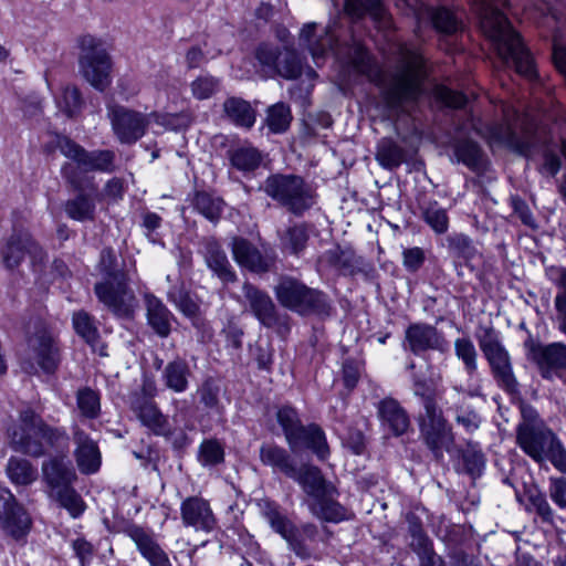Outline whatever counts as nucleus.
Segmentation results:
<instances>
[{"label":"nucleus","mask_w":566,"mask_h":566,"mask_svg":"<svg viewBox=\"0 0 566 566\" xmlns=\"http://www.w3.org/2000/svg\"><path fill=\"white\" fill-rule=\"evenodd\" d=\"M61 363V349L55 338L45 329H40L28 339V353L21 366L31 375L39 369L46 375H53Z\"/></svg>","instance_id":"9b49d317"},{"label":"nucleus","mask_w":566,"mask_h":566,"mask_svg":"<svg viewBox=\"0 0 566 566\" xmlns=\"http://www.w3.org/2000/svg\"><path fill=\"white\" fill-rule=\"evenodd\" d=\"M129 409L140 424L155 436L169 439L174 429L157 402L145 396H129Z\"/></svg>","instance_id":"dca6fc26"},{"label":"nucleus","mask_w":566,"mask_h":566,"mask_svg":"<svg viewBox=\"0 0 566 566\" xmlns=\"http://www.w3.org/2000/svg\"><path fill=\"white\" fill-rule=\"evenodd\" d=\"M497 386L511 396L520 394V384L513 373L512 361L491 369Z\"/></svg>","instance_id":"e2e57ef3"},{"label":"nucleus","mask_w":566,"mask_h":566,"mask_svg":"<svg viewBox=\"0 0 566 566\" xmlns=\"http://www.w3.org/2000/svg\"><path fill=\"white\" fill-rule=\"evenodd\" d=\"M59 149L72 163H65L61 175L74 190H84L90 187L88 171L113 172L116 169V155L109 149L88 151L66 136L55 135L52 142L45 145L48 153Z\"/></svg>","instance_id":"20e7f679"},{"label":"nucleus","mask_w":566,"mask_h":566,"mask_svg":"<svg viewBox=\"0 0 566 566\" xmlns=\"http://www.w3.org/2000/svg\"><path fill=\"white\" fill-rule=\"evenodd\" d=\"M447 242L449 251L458 258L470 260L476 253V249L473 245L472 240L463 233L449 235L447 238Z\"/></svg>","instance_id":"338daca9"},{"label":"nucleus","mask_w":566,"mask_h":566,"mask_svg":"<svg viewBox=\"0 0 566 566\" xmlns=\"http://www.w3.org/2000/svg\"><path fill=\"white\" fill-rule=\"evenodd\" d=\"M505 3L506 0H472L471 8L482 32L494 43L500 57L505 63L511 61L520 75L534 80L536 70L531 53L499 9V6Z\"/></svg>","instance_id":"f03ea898"},{"label":"nucleus","mask_w":566,"mask_h":566,"mask_svg":"<svg viewBox=\"0 0 566 566\" xmlns=\"http://www.w3.org/2000/svg\"><path fill=\"white\" fill-rule=\"evenodd\" d=\"M321 261L336 270L347 273L354 272L358 266L355 252L349 248H342L339 245H335L325 251L321 256Z\"/></svg>","instance_id":"37998d69"},{"label":"nucleus","mask_w":566,"mask_h":566,"mask_svg":"<svg viewBox=\"0 0 566 566\" xmlns=\"http://www.w3.org/2000/svg\"><path fill=\"white\" fill-rule=\"evenodd\" d=\"M221 80L209 73H202L189 84L191 96L197 101H206L221 91Z\"/></svg>","instance_id":"8fccbe9b"},{"label":"nucleus","mask_w":566,"mask_h":566,"mask_svg":"<svg viewBox=\"0 0 566 566\" xmlns=\"http://www.w3.org/2000/svg\"><path fill=\"white\" fill-rule=\"evenodd\" d=\"M30 237L29 233H13L0 251L1 259L6 268L14 269L23 260L27 250L24 238Z\"/></svg>","instance_id":"49530a36"},{"label":"nucleus","mask_w":566,"mask_h":566,"mask_svg":"<svg viewBox=\"0 0 566 566\" xmlns=\"http://www.w3.org/2000/svg\"><path fill=\"white\" fill-rule=\"evenodd\" d=\"M72 433L73 441L76 446L74 457L80 472L83 474L96 473L102 463V455L97 442L77 424L73 426Z\"/></svg>","instance_id":"412c9836"},{"label":"nucleus","mask_w":566,"mask_h":566,"mask_svg":"<svg viewBox=\"0 0 566 566\" xmlns=\"http://www.w3.org/2000/svg\"><path fill=\"white\" fill-rule=\"evenodd\" d=\"M107 118L120 144L132 145L139 140L149 126V115L123 105H107Z\"/></svg>","instance_id":"4468645a"},{"label":"nucleus","mask_w":566,"mask_h":566,"mask_svg":"<svg viewBox=\"0 0 566 566\" xmlns=\"http://www.w3.org/2000/svg\"><path fill=\"white\" fill-rule=\"evenodd\" d=\"M168 300L187 317L196 318L199 315L198 303L181 285H174L167 292Z\"/></svg>","instance_id":"6e6d98bb"},{"label":"nucleus","mask_w":566,"mask_h":566,"mask_svg":"<svg viewBox=\"0 0 566 566\" xmlns=\"http://www.w3.org/2000/svg\"><path fill=\"white\" fill-rule=\"evenodd\" d=\"M454 155L458 161L474 170L481 164L482 150L475 142L462 139L455 143Z\"/></svg>","instance_id":"bf43d9fd"},{"label":"nucleus","mask_w":566,"mask_h":566,"mask_svg":"<svg viewBox=\"0 0 566 566\" xmlns=\"http://www.w3.org/2000/svg\"><path fill=\"white\" fill-rule=\"evenodd\" d=\"M6 472L9 480L15 485H30L36 481L38 469L27 459L11 457L8 460Z\"/></svg>","instance_id":"a19ab883"},{"label":"nucleus","mask_w":566,"mask_h":566,"mask_svg":"<svg viewBox=\"0 0 566 566\" xmlns=\"http://www.w3.org/2000/svg\"><path fill=\"white\" fill-rule=\"evenodd\" d=\"M8 438L14 451L32 458L45 455L48 448L56 454H67L70 449L66 429L50 426L32 408L19 412L18 422L8 428Z\"/></svg>","instance_id":"7ed1b4c3"},{"label":"nucleus","mask_w":566,"mask_h":566,"mask_svg":"<svg viewBox=\"0 0 566 566\" xmlns=\"http://www.w3.org/2000/svg\"><path fill=\"white\" fill-rule=\"evenodd\" d=\"M77 43L80 73L93 87L103 92L111 83L112 62L108 53L102 41L90 34L80 36Z\"/></svg>","instance_id":"1a4fd4ad"},{"label":"nucleus","mask_w":566,"mask_h":566,"mask_svg":"<svg viewBox=\"0 0 566 566\" xmlns=\"http://www.w3.org/2000/svg\"><path fill=\"white\" fill-rule=\"evenodd\" d=\"M274 71L284 78H297L302 74V62L297 53L287 48L281 51Z\"/></svg>","instance_id":"13d9d810"},{"label":"nucleus","mask_w":566,"mask_h":566,"mask_svg":"<svg viewBox=\"0 0 566 566\" xmlns=\"http://www.w3.org/2000/svg\"><path fill=\"white\" fill-rule=\"evenodd\" d=\"M73 327L76 334L88 345L95 346L99 340V333L95 319L85 311H77L72 317Z\"/></svg>","instance_id":"3c124183"},{"label":"nucleus","mask_w":566,"mask_h":566,"mask_svg":"<svg viewBox=\"0 0 566 566\" xmlns=\"http://www.w3.org/2000/svg\"><path fill=\"white\" fill-rule=\"evenodd\" d=\"M273 291L282 307L300 316L327 318L334 311L333 302L325 292L290 275L281 276Z\"/></svg>","instance_id":"423d86ee"},{"label":"nucleus","mask_w":566,"mask_h":566,"mask_svg":"<svg viewBox=\"0 0 566 566\" xmlns=\"http://www.w3.org/2000/svg\"><path fill=\"white\" fill-rule=\"evenodd\" d=\"M490 369L511 361V356L503 346L499 332L492 324H479L474 334Z\"/></svg>","instance_id":"5701e85b"},{"label":"nucleus","mask_w":566,"mask_h":566,"mask_svg":"<svg viewBox=\"0 0 566 566\" xmlns=\"http://www.w3.org/2000/svg\"><path fill=\"white\" fill-rule=\"evenodd\" d=\"M396 53L397 64L388 84H382L381 74L365 49L355 50L353 65L358 73L381 85L386 104L391 109L398 111L403 109L406 104L415 102L421 94L424 61L417 48L406 43L398 44Z\"/></svg>","instance_id":"f257e3e1"},{"label":"nucleus","mask_w":566,"mask_h":566,"mask_svg":"<svg viewBox=\"0 0 566 566\" xmlns=\"http://www.w3.org/2000/svg\"><path fill=\"white\" fill-rule=\"evenodd\" d=\"M403 347L415 355H421L428 350L446 353L449 349V342L436 326L413 323L405 332Z\"/></svg>","instance_id":"f3484780"},{"label":"nucleus","mask_w":566,"mask_h":566,"mask_svg":"<svg viewBox=\"0 0 566 566\" xmlns=\"http://www.w3.org/2000/svg\"><path fill=\"white\" fill-rule=\"evenodd\" d=\"M45 493L61 490L77 480L76 471L67 454L50 455L41 465Z\"/></svg>","instance_id":"6ab92c4d"},{"label":"nucleus","mask_w":566,"mask_h":566,"mask_svg":"<svg viewBox=\"0 0 566 566\" xmlns=\"http://www.w3.org/2000/svg\"><path fill=\"white\" fill-rule=\"evenodd\" d=\"M290 478L297 481L313 500L326 495L329 491L321 470L314 465H303L300 469L296 465L295 475Z\"/></svg>","instance_id":"72a5a7b5"},{"label":"nucleus","mask_w":566,"mask_h":566,"mask_svg":"<svg viewBox=\"0 0 566 566\" xmlns=\"http://www.w3.org/2000/svg\"><path fill=\"white\" fill-rule=\"evenodd\" d=\"M516 439L520 448L541 464L558 437L543 421H525L517 426Z\"/></svg>","instance_id":"2eb2a0df"},{"label":"nucleus","mask_w":566,"mask_h":566,"mask_svg":"<svg viewBox=\"0 0 566 566\" xmlns=\"http://www.w3.org/2000/svg\"><path fill=\"white\" fill-rule=\"evenodd\" d=\"M311 513L324 522L339 523L346 518L347 511L332 499V492L313 500L310 504Z\"/></svg>","instance_id":"e433bc0d"},{"label":"nucleus","mask_w":566,"mask_h":566,"mask_svg":"<svg viewBox=\"0 0 566 566\" xmlns=\"http://www.w3.org/2000/svg\"><path fill=\"white\" fill-rule=\"evenodd\" d=\"M292 122L291 108L289 105L280 102L268 108L266 126L273 134L285 133Z\"/></svg>","instance_id":"864d4df0"},{"label":"nucleus","mask_w":566,"mask_h":566,"mask_svg":"<svg viewBox=\"0 0 566 566\" xmlns=\"http://www.w3.org/2000/svg\"><path fill=\"white\" fill-rule=\"evenodd\" d=\"M125 534L150 566H171L167 553L157 543L153 532L138 525H129L125 528Z\"/></svg>","instance_id":"4be33fe9"},{"label":"nucleus","mask_w":566,"mask_h":566,"mask_svg":"<svg viewBox=\"0 0 566 566\" xmlns=\"http://www.w3.org/2000/svg\"><path fill=\"white\" fill-rule=\"evenodd\" d=\"M147 323L151 329L161 338L169 336L171 332L172 313L155 295L145 296Z\"/></svg>","instance_id":"473e14b6"},{"label":"nucleus","mask_w":566,"mask_h":566,"mask_svg":"<svg viewBox=\"0 0 566 566\" xmlns=\"http://www.w3.org/2000/svg\"><path fill=\"white\" fill-rule=\"evenodd\" d=\"M78 195L65 202V213L76 221H93L95 219L96 205L92 195L78 190Z\"/></svg>","instance_id":"ea45409f"},{"label":"nucleus","mask_w":566,"mask_h":566,"mask_svg":"<svg viewBox=\"0 0 566 566\" xmlns=\"http://www.w3.org/2000/svg\"><path fill=\"white\" fill-rule=\"evenodd\" d=\"M497 386L511 396L520 394V384L513 373L512 361L491 369Z\"/></svg>","instance_id":"680f3d73"},{"label":"nucleus","mask_w":566,"mask_h":566,"mask_svg":"<svg viewBox=\"0 0 566 566\" xmlns=\"http://www.w3.org/2000/svg\"><path fill=\"white\" fill-rule=\"evenodd\" d=\"M243 296L247 300L250 311L255 318L266 328L273 329L277 335L284 337L291 331V317L281 313L271 296L253 284L245 282L242 287Z\"/></svg>","instance_id":"ddd939ff"},{"label":"nucleus","mask_w":566,"mask_h":566,"mask_svg":"<svg viewBox=\"0 0 566 566\" xmlns=\"http://www.w3.org/2000/svg\"><path fill=\"white\" fill-rule=\"evenodd\" d=\"M292 436L286 441L292 450L305 447L322 461L329 457V447L325 433L318 424H301Z\"/></svg>","instance_id":"a878e982"},{"label":"nucleus","mask_w":566,"mask_h":566,"mask_svg":"<svg viewBox=\"0 0 566 566\" xmlns=\"http://www.w3.org/2000/svg\"><path fill=\"white\" fill-rule=\"evenodd\" d=\"M308 233L303 224L289 228L281 237L282 247L292 254L298 255L306 247Z\"/></svg>","instance_id":"052dcab7"},{"label":"nucleus","mask_w":566,"mask_h":566,"mask_svg":"<svg viewBox=\"0 0 566 566\" xmlns=\"http://www.w3.org/2000/svg\"><path fill=\"white\" fill-rule=\"evenodd\" d=\"M191 205L196 211L213 223L219 221L224 208V202L221 198L213 197L206 191H196L191 199Z\"/></svg>","instance_id":"79ce46f5"},{"label":"nucleus","mask_w":566,"mask_h":566,"mask_svg":"<svg viewBox=\"0 0 566 566\" xmlns=\"http://www.w3.org/2000/svg\"><path fill=\"white\" fill-rule=\"evenodd\" d=\"M406 157L405 149L391 138H382L377 145L376 159L386 169L399 167Z\"/></svg>","instance_id":"c03bdc74"},{"label":"nucleus","mask_w":566,"mask_h":566,"mask_svg":"<svg viewBox=\"0 0 566 566\" xmlns=\"http://www.w3.org/2000/svg\"><path fill=\"white\" fill-rule=\"evenodd\" d=\"M261 190L295 216L303 214L315 205V190L298 175H270L261 186Z\"/></svg>","instance_id":"6e6552de"},{"label":"nucleus","mask_w":566,"mask_h":566,"mask_svg":"<svg viewBox=\"0 0 566 566\" xmlns=\"http://www.w3.org/2000/svg\"><path fill=\"white\" fill-rule=\"evenodd\" d=\"M260 461L273 472L283 473L287 478L295 475L296 462L285 448L273 442H265L260 447Z\"/></svg>","instance_id":"c756f323"},{"label":"nucleus","mask_w":566,"mask_h":566,"mask_svg":"<svg viewBox=\"0 0 566 566\" xmlns=\"http://www.w3.org/2000/svg\"><path fill=\"white\" fill-rule=\"evenodd\" d=\"M344 12L353 21L369 15L379 28L390 25V18L380 0H345Z\"/></svg>","instance_id":"bb28decb"},{"label":"nucleus","mask_w":566,"mask_h":566,"mask_svg":"<svg viewBox=\"0 0 566 566\" xmlns=\"http://www.w3.org/2000/svg\"><path fill=\"white\" fill-rule=\"evenodd\" d=\"M415 14L419 24L422 23L424 18H427L433 28L440 33L453 34L462 28L461 19L444 7L436 9L430 7L420 8L415 12Z\"/></svg>","instance_id":"2f4dec72"},{"label":"nucleus","mask_w":566,"mask_h":566,"mask_svg":"<svg viewBox=\"0 0 566 566\" xmlns=\"http://www.w3.org/2000/svg\"><path fill=\"white\" fill-rule=\"evenodd\" d=\"M116 256L111 249L101 253V266L107 275L104 282L96 283L94 291L97 298L119 317H129L136 307L134 292L127 286V276L115 269Z\"/></svg>","instance_id":"0eeeda50"},{"label":"nucleus","mask_w":566,"mask_h":566,"mask_svg":"<svg viewBox=\"0 0 566 566\" xmlns=\"http://www.w3.org/2000/svg\"><path fill=\"white\" fill-rule=\"evenodd\" d=\"M48 496L65 509L73 518H77L85 511V503L82 496L75 491L73 484L61 490L49 492Z\"/></svg>","instance_id":"a18cd8bd"},{"label":"nucleus","mask_w":566,"mask_h":566,"mask_svg":"<svg viewBox=\"0 0 566 566\" xmlns=\"http://www.w3.org/2000/svg\"><path fill=\"white\" fill-rule=\"evenodd\" d=\"M422 406L423 412L418 417L420 431L449 423L434 397H427Z\"/></svg>","instance_id":"5fc2aeb1"},{"label":"nucleus","mask_w":566,"mask_h":566,"mask_svg":"<svg viewBox=\"0 0 566 566\" xmlns=\"http://www.w3.org/2000/svg\"><path fill=\"white\" fill-rule=\"evenodd\" d=\"M546 275L557 289L554 305L566 303V268L551 266L546 270Z\"/></svg>","instance_id":"774afa93"},{"label":"nucleus","mask_w":566,"mask_h":566,"mask_svg":"<svg viewBox=\"0 0 566 566\" xmlns=\"http://www.w3.org/2000/svg\"><path fill=\"white\" fill-rule=\"evenodd\" d=\"M454 355L462 361L464 371L469 378L468 387L455 386L458 392H467L470 397H481L482 387L476 380L478 376V352L469 337H461L454 340Z\"/></svg>","instance_id":"aec40b11"},{"label":"nucleus","mask_w":566,"mask_h":566,"mask_svg":"<svg viewBox=\"0 0 566 566\" xmlns=\"http://www.w3.org/2000/svg\"><path fill=\"white\" fill-rule=\"evenodd\" d=\"M220 395V384L212 377L205 379L197 389L199 402L203 406L205 409L216 413H221L223 410Z\"/></svg>","instance_id":"de8ad7c7"},{"label":"nucleus","mask_w":566,"mask_h":566,"mask_svg":"<svg viewBox=\"0 0 566 566\" xmlns=\"http://www.w3.org/2000/svg\"><path fill=\"white\" fill-rule=\"evenodd\" d=\"M182 523L196 531L210 533L217 524L209 503L198 496H189L180 506Z\"/></svg>","instance_id":"b1692460"},{"label":"nucleus","mask_w":566,"mask_h":566,"mask_svg":"<svg viewBox=\"0 0 566 566\" xmlns=\"http://www.w3.org/2000/svg\"><path fill=\"white\" fill-rule=\"evenodd\" d=\"M315 30V23L305 24L301 30L300 40L307 45L315 64L319 65V61L324 59L325 54L334 49L336 41L329 28L326 29L324 35L313 41Z\"/></svg>","instance_id":"c9c22d12"},{"label":"nucleus","mask_w":566,"mask_h":566,"mask_svg":"<svg viewBox=\"0 0 566 566\" xmlns=\"http://www.w3.org/2000/svg\"><path fill=\"white\" fill-rule=\"evenodd\" d=\"M222 106L227 118L234 125L243 128H251L254 125L256 113L250 102L238 96H230L224 99Z\"/></svg>","instance_id":"f704fd0d"},{"label":"nucleus","mask_w":566,"mask_h":566,"mask_svg":"<svg viewBox=\"0 0 566 566\" xmlns=\"http://www.w3.org/2000/svg\"><path fill=\"white\" fill-rule=\"evenodd\" d=\"M76 405L86 419H96L101 413L99 392L91 387H82L76 391Z\"/></svg>","instance_id":"603ef678"},{"label":"nucleus","mask_w":566,"mask_h":566,"mask_svg":"<svg viewBox=\"0 0 566 566\" xmlns=\"http://www.w3.org/2000/svg\"><path fill=\"white\" fill-rule=\"evenodd\" d=\"M376 410L384 430L394 436H402L410 428L409 415L397 399L386 397L379 400L376 405Z\"/></svg>","instance_id":"393cba45"},{"label":"nucleus","mask_w":566,"mask_h":566,"mask_svg":"<svg viewBox=\"0 0 566 566\" xmlns=\"http://www.w3.org/2000/svg\"><path fill=\"white\" fill-rule=\"evenodd\" d=\"M232 254L234 260L243 268L255 273L270 270L271 262L250 241L244 238H233Z\"/></svg>","instance_id":"c85d7f7f"},{"label":"nucleus","mask_w":566,"mask_h":566,"mask_svg":"<svg viewBox=\"0 0 566 566\" xmlns=\"http://www.w3.org/2000/svg\"><path fill=\"white\" fill-rule=\"evenodd\" d=\"M228 154L231 165L243 172L254 171L262 163V154L250 144L233 147Z\"/></svg>","instance_id":"58836bf2"},{"label":"nucleus","mask_w":566,"mask_h":566,"mask_svg":"<svg viewBox=\"0 0 566 566\" xmlns=\"http://www.w3.org/2000/svg\"><path fill=\"white\" fill-rule=\"evenodd\" d=\"M420 434L437 462H442L444 452L450 453L455 443L454 433L449 423L422 430Z\"/></svg>","instance_id":"7c9ffc66"},{"label":"nucleus","mask_w":566,"mask_h":566,"mask_svg":"<svg viewBox=\"0 0 566 566\" xmlns=\"http://www.w3.org/2000/svg\"><path fill=\"white\" fill-rule=\"evenodd\" d=\"M474 130L490 139L500 144L513 148L518 154L528 157L532 149L541 144L543 164L539 167L542 175H548L555 177L562 167V159L556 150V145L552 138L542 137L539 133H525L523 136L516 134L511 124H492L486 126L484 129L473 124Z\"/></svg>","instance_id":"39448f33"},{"label":"nucleus","mask_w":566,"mask_h":566,"mask_svg":"<svg viewBox=\"0 0 566 566\" xmlns=\"http://www.w3.org/2000/svg\"><path fill=\"white\" fill-rule=\"evenodd\" d=\"M461 472L476 479L485 468V457L476 443L468 442L461 452Z\"/></svg>","instance_id":"09e8293b"},{"label":"nucleus","mask_w":566,"mask_h":566,"mask_svg":"<svg viewBox=\"0 0 566 566\" xmlns=\"http://www.w3.org/2000/svg\"><path fill=\"white\" fill-rule=\"evenodd\" d=\"M422 217L436 233L442 234L447 232L449 218L447 211L437 201L430 202L422 208Z\"/></svg>","instance_id":"0e129e2a"},{"label":"nucleus","mask_w":566,"mask_h":566,"mask_svg":"<svg viewBox=\"0 0 566 566\" xmlns=\"http://www.w3.org/2000/svg\"><path fill=\"white\" fill-rule=\"evenodd\" d=\"M0 525L17 541L23 538L31 527L29 514L8 489H0Z\"/></svg>","instance_id":"a211bd4d"},{"label":"nucleus","mask_w":566,"mask_h":566,"mask_svg":"<svg viewBox=\"0 0 566 566\" xmlns=\"http://www.w3.org/2000/svg\"><path fill=\"white\" fill-rule=\"evenodd\" d=\"M263 515L270 523L271 527L279 533L290 545L294 554L302 558L308 559L312 556L311 549L304 543V538L315 539L318 530L312 523H305L300 528L296 527L272 502H265L262 509Z\"/></svg>","instance_id":"9d476101"},{"label":"nucleus","mask_w":566,"mask_h":566,"mask_svg":"<svg viewBox=\"0 0 566 566\" xmlns=\"http://www.w3.org/2000/svg\"><path fill=\"white\" fill-rule=\"evenodd\" d=\"M198 460L202 465H218L224 461V449L217 439L202 441L199 448Z\"/></svg>","instance_id":"69168bd1"},{"label":"nucleus","mask_w":566,"mask_h":566,"mask_svg":"<svg viewBox=\"0 0 566 566\" xmlns=\"http://www.w3.org/2000/svg\"><path fill=\"white\" fill-rule=\"evenodd\" d=\"M203 255L208 268L224 283L234 282L237 275L221 249L220 243L214 238H207L202 241Z\"/></svg>","instance_id":"cd10ccee"},{"label":"nucleus","mask_w":566,"mask_h":566,"mask_svg":"<svg viewBox=\"0 0 566 566\" xmlns=\"http://www.w3.org/2000/svg\"><path fill=\"white\" fill-rule=\"evenodd\" d=\"M190 375L191 371L187 361L181 358H176L166 365L163 371V379L167 388L180 394L188 389V378Z\"/></svg>","instance_id":"4c0bfd02"},{"label":"nucleus","mask_w":566,"mask_h":566,"mask_svg":"<svg viewBox=\"0 0 566 566\" xmlns=\"http://www.w3.org/2000/svg\"><path fill=\"white\" fill-rule=\"evenodd\" d=\"M523 347L526 359L537 367L543 379L553 380L555 377H562V373L566 370V344H542L528 334Z\"/></svg>","instance_id":"f8f14e48"},{"label":"nucleus","mask_w":566,"mask_h":566,"mask_svg":"<svg viewBox=\"0 0 566 566\" xmlns=\"http://www.w3.org/2000/svg\"><path fill=\"white\" fill-rule=\"evenodd\" d=\"M448 410L454 413L455 422L463 427L467 432H473L479 429L482 418L476 410L467 401L448 407Z\"/></svg>","instance_id":"4d7b16f0"}]
</instances>
